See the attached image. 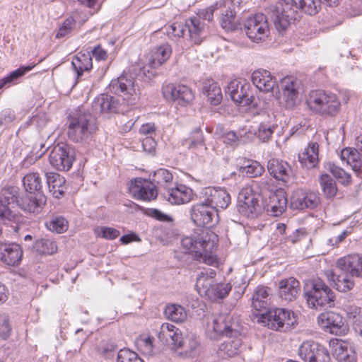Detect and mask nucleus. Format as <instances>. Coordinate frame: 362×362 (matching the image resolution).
I'll return each instance as SVG.
<instances>
[{
    "instance_id": "nucleus-1",
    "label": "nucleus",
    "mask_w": 362,
    "mask_h": 362,
    "mask_svg": "<svg viewBox=\"0 0 362 362\" xmlns=\"http://www.w3.org/2000/svg\"><path fill=\"white\" fill-rule=\"evenodd\" d=\"M243 327L239 320L233 316L221 314L213 317L211 322H208L207 332L211 339H216L221 336L235 339H228L219 346V351L228 356H234L241 345L238 337L241 334Z\"/></svg>"
},
{
    "instance_id": "nucleus-2",
    "label": "nucleus",
    "mask_w": 362,
    "mask_h": 362,
    "mask_svg": "<svg viewBox=\"0 0 362 362\" xmlns=\"http://www.w3.org/2000/svg\"><path fill=\"white\" fill-rule=\"evenodd\" d=\"M17 192L13 187H4L0 192V220L13 221L16 214L11 210L10 205L17 202L19 207L28 213L37 214L40 212L46 203V197L41 194H29L17 199Z\"/></svg>"
},
{
    "instance_id": "nucleus-3",
    "label": "nucleus",
    "mask_w": 362,
    "mask_h": 362,
    "mask_svg": "<svg viewBox=\"0 0 362 362\" xmlns=\"http://www.w3.org/2000/svg\"><path fill=\"white\" fill-rule=\"evenodd\" d=\"M216 235L207 230L183 238L181 245L185 253L191 254L194 259L208 265L216 266L217 257L214 255L216 247Z\"/></svg>"
},
{
    "instance_id": "nucleus-4",
    "label": "nucleus",
    "mask_w": 362,
    "mask_h": 362,
    "mask_svg": "<svg viewBox=\"0 0 362 362\" xmlns=\"http://www.w3.org/2000/svg\"><path fill=\"white\" fill-rule=\"evenodd\" d=\"M97 129L96 119L90 113H83L69 119L67 134L74 142L86 143L92 139Z\"/></svg>"
},
{
    "instance_id": "nucleus-5",
    "label": "nucleus",
    "mask_w": 362,
    "mask_h": 362,
    "mask_svg": "<svg viewBox=\"0 0 362 362\" xmlns=\"http://www.w3.org/2000/svg\"><path fill=\"white\" fill-rule=\"evenodd\" d=\"M304 296L308 307L315 310L334 307L336 298L334 292L320 279L313 281Z\"/></svg>"
},
{
    "instance_id": "nucleus-6",
    "label": "nucleus",
    "mask_w": 362,
    "mask_h": 362,
    "mask_svg": "<svg viewBox=\"0 0 362 362\" xmlns=\"http://www.w3.org/2000/svg\"><path fill=\"white\" fill-rule=\"evenodd\" d=\"M307 105L311 110L325 116H335L341 107V103L335 94L323 90L310 92Z\"/></svg>"
},
{
    "instance_id": "nucleus-7",
    "label": "nucleus",
    "mask_w": 362,
    "mask_h": 362,
    "mask_svg": "<svg viewBox=\"0 0 362 362\" xmlns=\"http://www.w3.org/2000/svg\"><path fill=\"white\" fill-rule=\"evenodd\" d=\"M109 89L111 93L122 96L131 105L135 104L140 95L137 78L130 72L112 80Z\"/></svg>"
},
{
    "instance_id": "nucleus-8",
    "label": "nucleus",
    "mask_w": 362,
    "mask_h": 362,
    "mask_svg": "<svg viewBox=\"0 0 362 362\" xmlns=\"http://www.w3.org/2000/svg\"><path fill=\"white\" fill-rule=\"evenodd\" d=\"M298 2L281 0L271 7V17L278 30H284L299 16Z\"/></svg>"
},
{
    "instance_id": "nucleus-9",
    "label": "nucleus",
    "mask_w": 362,
    "mask_h": 362,
    "mask_svg": "<svg viewBox=\"0 0 362 362\" xmlns=\"http://www.w3.org/2000/svg\"><path fill=\"white\" fill-rule=\"evenodd\" d=\"M243 30L252 42L259 43L267 39L270 33L268 19L263 13H256L243 22Z\"/></svg>"
},
{
    "instance_id": "nucleus-10",
    "label": "nucleus",
    "mask_w": 362,
    "mask_h": 362,
    "mask_svg": "<svg viewBox=\"0 0 362 362\" xmlns=\"http://www.w3.org/2000/svg\"><path fill=\"white\" fill-rule=\"evenodd\" d=\"M262 319L270 329L279 331H287L297 322L294 313L284 308L269 310L262 314Z\"/></svg>"
},
{
    "instance_id": "nucleus-11",
    "label": "nucleus",
    "mask_w": 362,
    "mask_h": 362,
    "mask_svg": "<svg viewBox=\"0 0 362 362\" xmlns=\"http://www.w3.org/2000/svg\"><path fill=\"white\" fill-rule=\"evenodd\" d=\"M298 354L303 362H330L328 350L314 341H305L298 348Z\"/></svg>"
},
{
    "instance_id": "nucleus-12",
    "label": "nucleus",
    "mask_w": 362,
    "mask_h": 362,
    "mask_svg": "<svg viewBox=\"0 0 362 362\" xmlns=\"http://www.w3.org/2000/svg\"><path fill=\"white\" fill-rule=\"evenodd\" d=\"M49 159L53 168L67 171L71 168L75 159L74 150L68 144H57L50 151Z\"/></svg>"
},
{
    "instance_id": "nucleus-13",
    "label": "nucleus",
    "mask_w": 362,
    "mask_h": 362,
    "mask_svg": "<svg viewBox=\"0 0 362 362\" xmlns=\"http://www.w3.org/2000/svg\"><path fill=\"white\" fill-rule=\"evenodd\" d=\"M226 93L232 100L241 106L255 105V97L251 90V86L245 81L238 80L229 83Z\"/></svg>"
},
{
    "instance_id": "nucleus-14",
    "label": "nucleus",
    "mask_w": 362,
    "mask_h": 362,
    "mask_svg": "<svg viewBox=\"0 0 362 362\" xmlns=\"http://www.w3.org/2000/svg\"><path fill=\"white\" fill-rule=\"evenodd\" d=\"M163 97L168 100L175 102L181 106H186L194 98V94L189 87L183 84L168 83L162 88Z\"/></svg>"
},
{
    "instance_id": "nucleus-15",
    "label": "nucleus",
    "mask_w": 362,
    "mask_h": 362,
    "mask_svg": "<svg viewBox=\"0 0 362 362\" xmlns=\"http://www.w3.org/2000/svg\"><path fill=\"white\" fill-rule=\"evenodd\" d=\"M259 196L252 194L251 190L242 191L238 196V211L245 216L254 217L261 211Z\"/></svg>"
},
{
    "instance_id": "nucleus-16",
    "label": "nucleus",
    "mask_w": 362,
    "mask_h": 362,
    "mask_svg": "<svg viewBox=\"0 0 362 362\" xmlns=\"http://www.w3.org/2000/svg\"><path fill=\"white\" fill-rule=\"evenodd\" d=\"M129 190L134 198L143 201L155 199L158 195L155 185L141 178L131 180Z\"/></svg>"
},
{
    "instance_id": "nucleus-17",
    "label": "nucleus",
    "mask_w": 362,
    "mask_h": 362,
    "mask_svg": "<svg viewBox=\"0 0 362 362\" xmlns=\"http://www.w3.org/2000/svg\"><path fill=\"white\" fill-rule=\"evenodd\" d=\"M317 324L325 331L336 335L344 334L346 330L342 316L334 312L321 313L317 317Z\"/></svg>"
},
{
    "instance_id": "nucleus-18",
    "label": "nucleus",
    "mask_w": 362,
    "mask_h": 362,
    "mask_svg": "<svg viewBox=\"0 0 362 362\" xmlns=\"http://www.w3.org/2000/svg\"><path fill=\"white\" fill-rule=\"evenodd\" d=\"M202 194L204 202L216 211L218 208L226 209L230 202V196L225 189L206 187L202 190Z\"/></svg>"
},
{
    "instance_id": "nucleus-19",
    "label": "nucleus",
    "mask_w": 362,
    "mask_h": 362,
    "mask_svg": "<svg viewBox=\"0 0 362 362\" xmlns=\"http://www.w3.org/2000/svg\"><path fill=\"white\" fill-rule=\"evenodd\" d=\"M280 86V103L286 108L294 107L298 98L299 85L298 81L292 77H286L281 80Z\"/></svg>"
},
{
    "instance_id": "nucleus-20",
    "label": "nucleus",
    "mask_w": 362,
    "mask_h": 362,
    "mask_svg": "<svg viewBox=\"0 0 362 362\" xmlns=\"http://www.w3.org/2000/svg\"><path fill=\"white\" fill-rule=\"evenodd\" d=\"M320 203V197L318 193L299 189L293 194L291 204L293 209L303 210L305 209H314Z\"/></svg>"
},
{
    "instance_id": "nucleus-21",
    "label": "nucleus",
    "mask_w": 362,
    "mask_h": 362,
    "mask_svg": "<svg viewBox=\"0 0 362 362\" xmlns=\"http://www.w3.org/2000/svg\"><path fill=\"white\" fill-rule=\"evenodd\" d=\"M337 269L346 272L356 278H362V256L350 254L339 258L337 262Z\"/></svg>"
},
{
    "instance_id": "nucleus-22",
    "label": "nucleus",
    "mask_w": 362,
    "mask_h": 362,
    "mask_svg": "<svg viewBox=\"0 0 362 362\" xmlns=\"http://www.w3.org/2000/svg\"><path fill=\"white\" fill-rule=\"evenodd\" d=\"M216 210L204 202L194 205L191 209V219L198 226L209 225L213 222Z\"/></svg>"
},
{
    "instance_id": "nucleus-23",
    "label": "nucleus",
    "mask_w": 362,
    "mask_h": 362,
    "mask_svg": "<svg viewBox=\"0 0 362 362\" xmlns=\"http://www.w3.org/2000/svg\"><path fill=\"white\" fill-rule=\"evenodd\" d=\"M259 126L255 132L257 137L263 142L268 141L277 127L274 123V117L267 111L257 114Z\"/></svg>"
},
{
    "instance_id": "nucleus-24",
    "label": "nucleus",
    "mask_w": 362,
    "mask_h": 362,
    "mask_svg": "<svg viewBox=\"0 0 362 362\" xmlns=\"http://www.w3.org/2000/svg\"><path fill=\"white\" fill-rule=\"evenodd\" d=\"M187 37L194 44H200L206 37L208 28L199 17H192L185 21Z\"/></svg>"
},
{
    "instance_id": "nucleus-25",
    "label": "nucleus",
    "mask_w": 362,
    "mask_h": 362,
    "mask_svg": "<svg viewBox=\"0 0 362 362\" xmlns=\"http://www.w3.org/2000/svg\"><path fill=\"white\" fill-rule=\"evenodd\" d=\"M182 337V332L175 326L168 322L161 325L158 332V339L163 343L169 345L171 349L175 350L179 349Z\"/></svg>"
},
{
    "instance_id": "nucleus-26",
    "label": "nucleus",
    "mask_w": 362,
    "mask_h": 362,
    "mask_svg": "<svg viewBox=\"0 0 362 362\" xmlns=\"http://www.w3.org/2000/svg\"><path fill=\"white\" fill-rule=\"evenodd\" d=\"M332 354L338 362H356V354L353 346L342 340L332 341Z\"/></svg>"
},
{
    "instance_id": "nucleus-27",
    "label": "nucleus",
    "mask_w": 362,
    "mask_h": 362,
    "mask_svg": "<svg viewBox=\"0 0 362 362\" xmlns=\"http://www.w3.org/2000/svg\"><path fill=\"white\" fill-rule=\"evenodd\" d=\"M164 197L172 204H182L189 202L193 197L192 190L184 185L168 189Z\"/></svg>"
},
{
    "instance_id": "nucleus-28",
    "label": "nucleus",
    "mask_w": 362,
    "mask_h": 362,
    "mask_svg": "<svg viewBox=\"0 0 362 362\" xmlns=\"http://www.w3.org/2000/svg\"><path fill=\"white\" fill-rule=\"evenodd\" d=\"M180 344L179 349L182 350V354L186 357L194 358L202 351L200 339L192 332H188L182 336Z\"/></svg>"
},
{
    "instance_id": "nucleus-29",
    "label": "nucleus",
    "mask_w": 362,
    "mask_h": 362,
    "mask_svg": "<svg viewBox=\"0 0 362 362\" xmlns=\"http://www.w3.org/2000/svg\"><path fill=\"white\" fill-rule=\"evenodd\" d=\"M119 100L107 94H102L94 100L92 108L95 112L116 113L119 111Z\"/></svg>"
},
{
    "instance_id": "nucleus-30",
    "label": "nucleus",
    "mask_w": 362,
    "mask_h": 362,
    "mask_svg": "<svg viewBox=\"0 0 362 362\" xmlns=\"http://www.w3.org/2000/svg\"><path fill=\"white\" fill-rule=\"evenodd\" d=\"M265 207L266 210L271 212L274 216L281 215L287 207L286 192L282 189H279L270 194Z\"/></svg>"
},
{
    "instance_id": "nucleus-31",
    "label": "nucleus",
    "mask_w": 362,
    "mask_h": 362,
    "mask_svg": "<svg viewBox=\"0 0 362 362\" xmlns=\"http://www.w3.org/2000/svg\"><path fill=\"white\" fill-rule=\"evenodd\" d=\"M23 250L19 245H4L1 248L0 259L10 266L18 265L22 259Z\"/></svg>"
},
{
    "instance_id": "nucleus-32",
    "label": "nucleus",
    "mask_w": 362,
    "mask_h": 362,
    "mask_svg": "<svg viewBox=\"0 0 362 362\" xmlns=\"http://www.w3.org/2000/svg\"><path fill=\"white\" fill-rule=\"evenodd\" d=\"M253 84L261 91L269 92L276 85V81L272 76L270 72L265 69H258L252 74Z\"/></svg>"
},
{
    "instance_id": "nucleus-33",
    "label": "nucleus",
    "mask_w": 362,
    "mask_h": 362,
    "mask_svg": "<svg viewBox=\"0 0 362 362\" xmlns=\"http://www.w3.org/2000/svg\"><path fill=\"white\" fill-rule=\"evenodd\" d=\"M267 169L274 178L283 182H287L292 175V170L288 163L278 159L269 160Z\"/></svg>"
},
{
    "instance_id": "nucleus-34",
    "label": "nucleus",
    "mask_w": 362,
    "mask_h": 362,
    "mask_svg": "<svg viewBox=\"0 0 362 362\" xmlns=\"http://www.w3.org/2000/svg\"><path fill=\"white\" fill-rule=\"evenodd\" d=\"M300 283L293 277L281 280L279 283V295L282 300L293 301L298 296Z\"/></svg>"
},
{
    "instance_id": "nucleus-35",
    "label": "nucleus",
    "mask_w": 362,
    "mask_h": 362,
    "mask_svg": "<svg viewBox=\"0 0 362 362\" xmlns=\"http://www.w3.org/2000/svg\"><path fill=\"white\" fill-rule=\"evenodd\" d=\"M49 192L57 199L62 197L65 193V178L57 173L45 174Z\"/></svg>"
},
{
    "instance_id": "nucleus-36",
    "label": "nucleus",
    "mask_w": 362,
    "mask_h": 362,
    "mask_svg": "<svg viewBox=\"0 0 362 362\" xmlns=\"http://www.w3.org/2000/svg\"><path fill=\"white\" fill-rule=\"evenodd\" d=\"M171 47L168 44L162 45L151 51L148 58V65L155 69L164 64L170 57Z\"/></svg>"
},
{
    "instance_id": "nucleus-37",
    "label": "nucleus",
    "mask_w": 362,
    "mask_h": 362,
    "mask_svg": "<svg viewBox=\"0 0 362 362\" xmlns=\"http://www.w3.org/2000/svg\"><path fill=\"white\" fill-rule=\"evenodd\" d=\"M319 145L316 142L309 143L304 151L298 155V159L303 166L308 168L315 167L318 163Z\"/></svg>"
},
{
    "instance_id": "nucleus-38",
    "label": "nucleus",
    "mask_w": 362,
    "mask_h": 362,
    "mask_svg": "<svg viewBox=\"0 0 362 362\" xmlns=\"http://www.w3.org/2000/svg\"><path fill=\"white\" fill-rule=\"evenodd\" d=\"M71 65L79 80L85 73H88L93 68L92 57L90 54L78 53L71 62Z\"/></svg>"
},
{
    "instance_id": "nucleus-39",
    "label": "nucleus",
    "mask_w": 362,
    "mask_h": 362,
    "mask_svg": "<svg viewBox=\"0 0 362 362\" xmlns=\"http://www.w3.org/2000/svg\"><path fill=\"white\" fill-rule=\"evenodd\" d=\"M81 12L76 10L74 11L71 15L67 18L59 27V30L56 35L57 38H61L71 33L76 28V23L83 24L88 17L85 18H81Z\"/></svg>"
},
{
    "instance_id": "nucleus-40",
    "label": "nucleus",
    "mask_w": 362,
    "mask_h": 362,
    "mask_svg": "<svg viewBox=\"0 0 362 362\" xmlns=\"http://www.w3.org/2000/svg\"><path fill=\"white\" fill-rule=\"evenodd\" d=\"M202 92L207 97L208 102L212 105H218L221 103L223 95L220 86L212 79L204 82Z\"/></svg>"
},
{
    "instance_id": "nucleus-41",
    "label": "nucleus",
    "mask_w": 362,
    "mask_h": 362,
    "mask_svg": "<svg viewBox=\"0 0 362 362\" xmlns=\"http://www.w3.org/2000/svg\"><path fill=\"white\" fill-rule=\"evenodd\" d=\"M341 159L346 162L354 171L360 172L362 170V156L357 148H345L341 151Z\"/></svg>"
},
{
    "instance_id": "nucleus-42",
    "label": "nucleus",
    "mask_w": 362,
    "mask_h": 362,
    "mask_svg": "<svg viewBox=\"0 0 362 362\" xmlns=\"http://www.w3.org/2000/svg\"><path fill=\"white\" fill-rule=\"evenodd\" d=\"M269 290L268 287L258 286L252 298V305L257 311H262L267 308L269 305Z\"/></svg>"
},
{
    "instance_id": "nucleus-43",
    "label": "nucleus",
    "mask_w": 362,
    "mask_h": 362,
    "mask_svg": "<svg viewBox=\"0 0 362 362\" xmlns=\"http://www.w3.org/2000/svg\"><path fill=\"white\" fill-rule=\"evenodd\" d=\"M355 278L356 277L346 272L338 270L334 281L336 288L344 293L351 291L355 286Z\"/></svg>"
},
{
    "instance_id": "nucleus-44",
    "label": "nucleus",
    "mask_w": 362,
    "mask_h": 362,
    "mask_svg": "<svg viewBox=\"0 0 362 362\" xmlns=\"http://www.w3.org/2000/svg\"><path fill=\"white\" fill-rule=\"evenodd\" d=\"M164 313L168 319L175 322H182L187 317V312L185 308L178 304L167 305Z\"/></svg>"
},
{
    "instance_id": "nucleus-45",
    "label": "nucleus",
    "mask_w": 362,
    "mask_h": 362,
    "mask_svg": "<svg viewBox=\"0 0 362 362\" xmlns=\"http://www.w3.org/2000/svg\"><path fill=\"white\" fill-rule=\"evenodd\" d=\"M346 317L354 330L362 336V308L357 306H349L346 310Z\"/></svg>"
},
{
    "instance_id": "nucleus-46",
    "label": "nucleus",
    "mask_w": 362,
    "mask_h": 362,
    "mask_svg": "<svg viewBox=\"0 0 362 362\" xmlns=\"http://www.w3.org/2000/svg\"><path fill=\"white\" fill-rule=\"evenodd\" d=\"M239 171L249 177H256L262 175L264 168L256 160H247L240 167Z\"/></svg>"
},
{
    "instance_id": "nucleus-47",
    "label": "nucleus",
    "mask_w": 362,
    "mask_h": 362,
    "mask_svg": "<svg viewBox=\"0 0 362 362\" xmlns=\"http://www.w3.org/2000/svg\"><path fill=\"white\" fill-rule=\"evenodd\" d=\"M23 183L25 190L30 193L39 192L42 187V180L37 173H30L25 175Z\"/></svg>"
},
{
    "instance_id": "nucleus-48",
    "label": "nucleus",
    "mask_w": 362,
    "mask_h": 362,
    "mask_svg": "<svg viewBox=\"0 0 362 362\" xmlns=\"http://www.w3.org/2000/svg\"><path fill=\"white\" fill-rule=\"evenodd\" d=\"M232 289L230 283H214L207 298L211 300L223 299L226 298Z\"/></svg>"
},
{
    "instance_id": "nucleus-49",
    "label": "nucleus",
    "mask_w": 362,
    "mask_h": 362,
    "mask_svg": "<svg viewBox=\"0 0 362 362\" xmlns=\"http://www.w3.org/2000/svg\"><path fill=\"white\" fill-rule=\"evenodd\" d=\"M34 249L40 254L52 255L57 251V245L50 239L41 238L35 242Z\"/></svg>"
},
{
    "instance_id": "nucleus-50",
    "label": "nucleus",
    "mask_w": 362,
    "mask_h": 362,
    "mask_svg": "<svg viewBox=\"0 0 362 362\" xmlns=\"http://www.w3.org/2000/svg\"><path fill=\"white\" fill-rule=\"evenodd\" d=\"M66 220L62 216H54L47 221L45 226L47 228L57 233H62L67 230L68 224Z\"/></svg>"
},
{
    "instance_id": "nucleus-51",
    "label": "nucleus",
    "mask_w": 362,
    "mask_h": 362,
    "mask_svg": "<svg viewBox=\"0 0 362 362\" xmlns=\"http://www.w3.org/2000/svg\"><path fill=\"white\" fill-rule=\"evenodd\" d=\"M214 284V279L208 276L199 274L197 279L196 287L201 296L207 297Z\"/></svg>"
},
{
    "instance_id": "nucleus-52",
    "label": "nucleus",
    "mask_w": 362,
    "mask_h": 362,
    "mask_svg": "<svg viewBox=\"0 0 362 362\" xmlns=\"http://www.w3.org/2000/svg\"><path fill=\"white\" fill-rule=\"evenodd\" d=\"M34 66H21L18 69L13 71L8 75L6 77L0 80V88H4L6 85L11 84L12 82L15 81L20 77L25 75L27 72L32 70Z\"/></svg>"
},
{
    "instance_id": "nucleus-53",
    "label": "nucleus",
    "mask_w": 362,
    "mask_h": 362,
    "mask_svg": "<svg viewBox=\"0 0 362 362\" xmlns=\"http://www.w3.org/2000/svg\"><path fill=\"white\" fill-rule=\"evenodd\" d=\"M320 185L327 197H333L336 195L337 191L336 183L329 175L325 174L320 177Z\"/></svg>"
},
{
    "instance_id": "nucleus-54",
    "label": "nucleus",
    "mask_w": 362,
    "mask_h": 362,
    "mask_svg": "<svg viewBox=\"0 0 362 362\" xmlns=\"http://www.w3.org/2000/svg\"><path fill=\"white\" fill-rule=\"evenodd\" d=\"M153 337L151 336L141 335L136 339V346L139 351L145 355H151L153 350Z\"/></svg>"
},
{
    "instance_id": "nucleus-55",
    "label": "nucleus",
    "mask_w": 362,
    "mask_h": 362,
    "mask_svg": "<svg viewBox=\"0 0 362 362\" xmlns=\"http://www.w3.org/2000/svg\"><path fill=\"white\" fill-rule=\"evenodd\" d=\"M117 362H144L139 355L128 348L120 349L117 354Z\"/></svg>"
},
{
    "instance_id": "nucleus-56",
    "label": "nucleus",
    "mask_w": 362,
    "mask_h": 362,
    "mask_svg": "<svg viewBox=\"0 0 362 362\" xmlns=\"http://www.w3.org/2000/svg\"><path fill=\"white\" fill-rule=\"evenodd\" d=\"M173 178V175L170 171L160 168L154 172L152 179L158 185H163L165 187L169 182H172Z\"/></svg>"
},
{
    "instance_id": "nucleus-57",
    "label": "nucleus",
    "mask_w": 362,
    "mask_h": 362,
    "mask_svg": "<svg viewBox=\"0 0 362 362\" xmlns=\"http://www.w3.org/2000/svg\"><path fill=\"white\" fill-rule=\"evenodd\" d=\"M221 25L223 29L228 31L234 30L236 28L235 13L232 10H227L226 13L222 14Z\"/></svg>"
},
{
    "instance_id": "nucleus-58",
    "label": "nucleus",
    "mask_w": 362,
    "mask_h": 362,
    "mask_svg": "<svg viewBox=\"0 0 362 362\" xmlns=\"http://www.w3.org/2000/svg\"><path fill=\"white\" fill-rule=\"evenodd\" d=\"M329 170L333 176L338 179L342 184H349L351 182V175L337 165L329 163Z\"/></svg>"
},
{
    "instance_id": "nucleus-59",
    "label": "nucleus",
    "mask_w": 362,
    "mask_h": 362,
    "mask_svg": "<svg viewBox=\"0 0 362 362\" xmlns=\"http://www.w3.org/2000/svg\"><path fill=\"white\" fill-rule=\"evenodd\" d=\"M168 35L172 37H187V30L185 27V23H173L169 25L167 28Z\"/></svg>"
},
{
    "instance_id": "nucleus-60",
    "label": "nucleus",
    "mask_w": 362,
    "mask_h": 362,
    "mask_svg": "<svg viewBox=\"0 0 362 362\" xmlns=\"http://www.w3.org/2000/svg\"><path fill=\"white\" fill-rule=\"evenodd\" d=\"M194 136L185 140L183 145H187L189 148H197L204 146L203 135L199 128H196L193 132Z\"/></svg>"
},
{
    "instance_id": "nucleus-61",
    "label": "nucleus",
    "mask_w": 362,
    "mask_h": 362,
    "mask_svg": "<svg viewBox=\"0 0 362 362\" xmlns=\"http://www.w3.org/2000/svg\"><path fill=\"white\" fill-rule=\"evenodd\" d=\"M11 325L10 323L9 317L6 314L0 315V337L6 339L11 333Z\"/></svg>"
},
{
    "instance_id": "nucleus-62",
    "label": "nucleus",
    "mask_w": 362,
    "mask_h": 362,
    "mask_svg": "<svg viewBox=\"0 0 362 362\" xmlns=\"http://www.w3.org/2000/svg\"><path fill=\"white\" fill-rule=\"evenodd\" d=\"M272 180L269 177L263 178L260 181L255 182L253 184V187L258 189L257 193L259 197L260 195H267L268 192L272 194V189H271Z\"/></svg>"
},
{
    "instance_id": "nucleus-63",
    "label": "nucleus",
    "mask_w": 362,
    "mask_h": 362,
    "mask_svg": "<svg viewBox=\"0 0 362 362\" xmlns=\"http://www.w3.org/2000/svg\"><path fill=\"white\" fill-rule=\"evenodd\" d=\"M96 233L98 236L107 240H114L120 235L118 230L110 227L98 228Z\"/></svg>"
},
{
    "instance_id": "nucleus-64",
    "label": "nucleus",
    "mask_w": 362,
    "mask_h": 362,
    "mask_svg": "<svg viewBox=\"0 0 362 362\" xmlns=\"http://www.w3.org/2000/svg\"><path fill=\"white\" fill-rule=\"evenodd\" d=\"M351 233V228H347L343 230L339 235L337 236H333L330 238L326 239L325 240V243L328 245L329 247H333L334 246H337L339 243L344 241L348 235Z\"/></svg>"
}]
</instances>
